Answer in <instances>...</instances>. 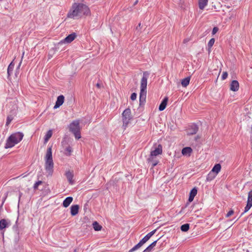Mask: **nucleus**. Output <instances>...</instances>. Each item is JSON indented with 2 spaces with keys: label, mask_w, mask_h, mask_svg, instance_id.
<instances>
[{
  "label": "nucleus",
  "mask_w": 252,
  "mask_h": 252,
  "mask_svg": "<svg viewBox=\"0 0 252 252\" xmlns=\"http://www.w3.org/2000/svg\"><path fill=\"white\" fill-rule=\"evenodd\" d=\"M91 13L88 6L80 2H74L67 14V17L73 19H78L84 16H88Z\"/></svg>",
  "instance_id": "f257e3e1"
},
{
  "label": "nucleus",
  "mask_w": 252,
  "mask_h": 252,
  "mask_svg": "<svg viewBox=\"0 0 252 252\" xmlns=\"http://www.w3.org/2000/svg\"><path fill=\"white\" fill-rule=\"evenodd\" d=\"M45 169L47 176H51L54 171V162L53 160L52 147L47 148L45 157Z\"/></svg>",
  "instance_id": "f03ea898"
},
{
  "label": "nucleus",
  "mask_w": 252,
  "mask_h": 252,
  "mask_svg": "<svg viewBox=\"0 0 252 252\" xmlns=\"http://www.w3.org/2000/svg\"><path fill=\"white\" fill-rule=\"evenodd\" d=\"M150 73L144 71L140 82V93L139 97L140 103H143L146 100L147 94V80L149 77Z\"/></svg>",
  "instance_id": "7ed1b4c3"
},
{
  "label": "nucleus",
  "mask_w": 252,
  "mask_h": 252,
  "mask_svg": "<svg viewBox=\"0 0 252 252\" xmlns=\"http://www.w3.org/2000/svg\"><path fill=\"white\" fill-rule=\"evenodd\" d=\"M24 134L22 132H16L12 134L6 140L4 146L5 149L11 148L19 143L23 139Z\"/></svg>",
  "instance_id": "20e7f679"
},
{
  "label": "nucleus",
  "mask_w": 252,
  "mask_h": 252,
  "mask_svg": "<svg viewBox=\"0 0 252 252\" xmlns=\"http://www.w3.org/2000/svg\"><path fill=\"white\" fill-rule=\"evenodd\" d=\"M68 128L69 131L74 134L76 139H79L81 138V127L79 120L73 121L68 126Z\"/></svg>",
  "instance_id": "39448f33"
},
{
  "label": "nucleus",
  "mask_w": 252,
  "mask_h": 252,
  "mask_svg": "<svg viewBox=\"0 0 252 252\" xmlns=\"http://www.w3.org/2000/svg\"><path fill=\"white\" fill-rule=\"evenodd\" d=\"M132 119V116L131 115V110L129 108L126 109L122 113V121L123 123L122 127L124 129H126Z\"/></svg>",
  "instance_id": "423d86ee"
},
{
  "label": "nucleus",
  "mask_w": 252,
  "mask_h": 252,
  "mask_svg": "<svg viewBox=\"0 0 252 252\" xmlns=\"http://www.w3.org/2000/svg\"><path fill=\"white\" fill-rule=\"evenodd\" d=\"M156 229H155L148 233L144 238H143L139 242L134 246L132 248L129 250L128 252H133L141 248L145 243H146L150 238L155 233Z\"/></svg>",
  "instance_id": "0eeeda50"
},
{
  "label": "nucleus",
  "mask_w": 252,
  "mask_h": 252,
  "mask_svg": "<svg viewBox=\"0 0 252 252\" xmlns=\"http://www.w3.org/2000/svg\"><path fill=\"white\" fill-rule=\"evenodd\" d=\"M162 153V147L160 144H159L154 150H152L150 153V156L151 157H157Z\"/></svg>",
  "instance_id": "6e6552de"
},
{
  "label": "nucleus",
  "mask_w": 252,
  "mask_h": 252,
  "mask_svg": "<svg viewBox=\"0 0 252 252\" xmlns=\"http://www.w3.org/2000/svg\"><path fill=\"white\" fill-rule=\"evenodd\" d=\"M76 37L75 33L73 32L67 36L64 39L60 41L59 43H69L71 42Z\"/></svg>",
  "instance_id": "1a4fd4ad"
},
{
  "label": "nucleus",
  "mask_w": 252,
  "mask_h": 252,
  "mask_svg": "<svg viewBox=\"0 0 252 252\" xmlns=\"http://www.w3.org/2000/svg\"><path fill=\"white\" fill-rule=\"evenodd\" d=\"M198 130V127L197 125L192 124H191L189 129H188V135H193L196 134Z\"/></svg>",
  "instance_id": "9d476101"
},
{
  "label": "nucleus",
  "mask_w": 252,
  "mask_h": 252,
  "mask_svg": "<svg viewBox=\"0 0 252 252\" xmlns=\"http://www.w3.org/2000/svg\"><path fill=\"white\" fill-rule=\"evenodd\" d=\"M65 175L70 185H73L74 183V181L73 180L74 177V174L72 171L70 170L66 171L65 173Z\"/></svg>",
  "instance_id": "9b49d317"
},
{
  "label": "nucleus",
  "mask_w": 252,
  "mask_h": 252,
  "mask_svg": "<svg viewBox=\"0 0 252 252\" xmlns=\"http://www.w3.org/2000/svg\"><path fill=\"white\" fill-rule=\"evenodd\" d=\"M147 161L148 163H152V168H154L159 162V160L158 159L157 157H151V156H149V158H147Z\"/></svg>",
  "instance_id": "f8f14e48"
},
{
  "label": "nucleus",
  "mask_w": 252,
  "mask_h": 252,
  "mask_svg": "<svg viewBox=\"0 0 252 252\" xmlns=\"http://www.w3.org/2000/svg\"><path fill=\"white\" fill-rule=\"evenodd\" d=\"M64 97L63 95H60L57 97L55 105L54 106V109H56L60 107L63 103Z\"/></svg>",
  "instance_id": "ddd939ff"
},
{
  "label": "nucleus",
  "mask_w": 252,
  "mask_h": 252,
  "mask_svg": "<svg viewBox=\"0 0 252 252\" xmlns=\"http://www.w3.org/2000/svg\"><path fill=\"white\" fill-rule=\"evenodd\" d=\"M239 84L237 80H233L230 84V90L236 92L239 90Z\"/></svg>",
  "instance_id": "4468645a"
},
{
  "label": "nucleus",
  "mask_w": 252,
  "mask_h": 252,
  "mask_svg": "<svg viewBox=\"0 0 252 252\" xmlns=\"http://www.w3.org/2000/svg\"><path fill=\"white\" fill-rule=\"evenodd\" d=\"M10 225V221H8L5 219H1L0 220V230H2L5 228Z\"/></svg>",
  "instance_id": "2eb2a0df"
},
{
  "label": "nucleus",
  "mask_w": 252,
  "mask_h": 252,
  "mask_svg": "<svg viewBox=\"0 0 252 252\" xmlns=\"http://www.w3.org/2000/svg\"><path fill=\"white\" fill-rule=\"evenodd\" d=\"M197 193V189L196 188H193L189 192V201L191 202L193 201L194 197L196 196Z\"/></svg>",
  "instance_id": "dca6fc26"
},
{
  "label": "nucleus",
  "mask_w": 252,
  "mask_h": 252,
  "mask_svg": "<svg viewBox=\"0 0 252 252\" xmlns=\"http://www.w3.org/2000/svg\"><path fill=\"white\" fill-rule=\"evenodd\" d=\"M167 101L168 98L167 97H164L163 99L162 100L158 107V110L160 111H162L165 109L166 106L167 105Z\"/></svg>",
  "instance_id": "f3484780"
},
{
  "label": "nucleus",
  "mask_w": 252,
  "mask_h": 252,
  "mask_svg": "<svg viewBox=\"0 0 252 252\" xmlns=\"http://www.w3.org/2000/svg\"><path fill=\"white\" fill-rule=\"evenodd\" d=\"M14 66H15V63H14V61H13L10 63V64H9L8 68H7V76H8L7 78H9V77L12 74Z\"/></svg>",
  "instance_id": "a211bd4d"
},
{
  "label": "nucleus",
  "mask_w": 252,
  "mask_h": 252,
  "mask_svg": "<svg viewBox=\"0 0 252 252\" xmlns=\"http://www.w3.org/2000/svg\"><path fill=\"white\" fill-rule=\"evenodd\" d=\"M79 206L78 205H72L70 208V213L72 216H74L78 213Z\"/></svg>",
  "instance_id": "6ab92c4d"
},
{
  "label": "nucleus",
  "mask_w": 252,
  "mask_h": 252,
  "mask_svg": "<svg viewBox=\"0 0 252 252\" xmlns=\"http://www.w3.org/2000/svg\"><path fill=\"white\" fill-rule=\"evenodd\" d=\"M73 201V198L71 196L66 197L63 201V206L66 208Z\"/></svg>",
  "instance_id": "aec40b11"
},
{
  "label": "nucleus",
  "mask_w": 252,
  "mask_h": 252,
  "mask_svg": "<svg viewBox=\"0 0 252 252\" xmlns=\"http://www.w3.org/2000/svg\"><path fill=\"white\" fill-rule=\"evenodd\" d=\"M158 240L154 241L148 247H147L146 249H145L143 251V252H151L152 251V250L153 249V248H154V247L156 246Z\"/></svg>",
  "instance_id": "412c9836"
},
{
  "label": "nucleus",
  "mask_w": 252,
  "mask_h": 252,
  "mask_svg": "<svg viewBox=\"0 0 252 252\" xmlns=\"http://www.w3.org/2000/svg\"><path fill=\"white\" fill-rule=\"evenodd\" d=\"M220 169H221V165L220 163H218L214 165V166L213 167L212 169L211 170V171L214 173H215L217 175V174L220 171Z\"/></svg>",
  "instance_id": "4be33fe9"
},
{
  "label": "nucleus",
  "mask_w": 252,
  "mask_h": 252,
  "mask_svg": "<svg viewBox=\"0 0 252 252\" xmlns=\"http://www.w3.org/2000/svg\"><path fill=\"white\" fill-rule=\"evenodd\" d=\"M192 149L190 147H185L182 150V153L183 155H190V153L192 152Z\"/></svg>",
  "instance_id": "5701e85b"
},
{
  "label": "nucleus",
  "mask_w": 252,
  "mask_h": 252,
  "mask_svg": "<svg viewBox=\"0 0 252 252\" xmlns=\"http://www.w3.org/2000/svg\"><path fill=\"white\" fill-rule=\"evenodd\" d=\"M208 0H199V7L200 9H203L207 5Z\"/></svg>",
  "instance_id": "b1692460"
},
{
  "label": "nucleus",
  "mask_w": 252,
  "mask_h": 252,
  "mask_svg": "<svg viewBox=\"0 0 252 252\" xmlns=\"http://www.w3.org/2000/svg\"><path fill=\"white\" fill-rule=\"evenodd\" d=\"M215 39L214 38H211L208 43L207 44V50L209 53L211 51V48L215 43Z\"/></svg>",
  "instance_id": "393cba45"
},
{
  "label": "nucleus",
  "mask_w": 252,
  "mask_h": 252,
  "mask_svg": "<svg viewBox=\"0 0 252 252\" xmlns=\"http://www.w3.org/2000/svg\"><path fill=\"white\" fill-rule=\"evenodd\" d=\"M217 175L216 173H213L211 171L209 173V174L207 175V176L206 177V180L208 181H211L212 180H213L216 177Z\"/></svg>",
  "instance_id": "a878e982"
},
{
  "label": "nucleus",
  "mask_w": 252,
  "mask_h": 252,
  "mask_svg": "<svg viewBox=\"0 0 252 252\" xmlns=\"http://www.w3.org/2000/svg\"><path fill=\"white\" fill-rule=\"evenodd\" d=\"M190 77H187L183 79L181 81V84L183 87H186L189 83Z\"/></svg>",
  "instance_id": "bb28decb"
},
{
  "label": "nucleus",
  "mask_w": 252,
  "mask_h": 252,
  "mask_svg": "<svg viewBox=\"0 0 252 252\" xmlns=\"http://www.w3.org/2000/svg\"><path fill=\"white\" fill-rule=\"evenodd\" d=\"M52 130L51 129L49 130L46 133L44 136V141L47 142L52 135Z\"/></svg>",
  "instance_id": "cd10ccee"
},
{
  "label": "nucleus",
  "mask_w": 252,
  "mask_h": 252,
  "mask_svg": "<svg viewBox=\"0 0 252 252\" xmlns=\"http://www.w3.org/2000/svg\"><path fill=\"white\" fill-rule=\"evenodd\" d=\"M93 226L94 229L95 231H99L102 228V226L100 225H99V223L96 221H94L93 223Z\"/></svg>",
  "instance_id": "c85d7f7f"
},
{
  "label": "nucleus",
  "mask_w": 252,
  "mask_h": 252,
  "mask_svg": "<svg viewBox=\"0 0 252 252\" xmlns=\"http://www.w3.org/2000/svg\"><path fill=\"white\" fill-rule=\"evenodd\" d=\"M189 229V223H185L181 225V230L183 232H187Z\"/></svg>",
  "instance_id": "c756f323"
},
{
  "label": "nucleus",
  "mask_w": 252,
  "mask_h": 252,
  "mask_svg": "<svg viewBox=\"0 0 252 252\" xmlns=\"http://www.w3.org/2000/svg\"><path fill=\"white\" fill-rule=\"evenodd\" d=\"M252 207V204L249 202H247L246 206L245 207L244 211L241 214V216H243L245 213L248 212Z\"/></svg>",
  "instance_id": "7c9ffc66"
},
{
  "label": "nucleus",
  "mask_w": 252,
  "mask_h": 252,
  "mask_svg": "<svg viewBox=\"0 0 252 252\" xmlns=\"http://www.w3.org/2000/svg\"><path fill=\"white\" fill-rule=\"evenodd\" d=\"M65 155L67 156H69L71 155V153L72 152V148L70 146H68L65 148Z\"/></svg>",
  "instance_id": "2f4dec72"
},
{
  "label": "nucleus",
  "mask_w": 252,
  "mask_h": 252,
  "mask_svg": "<svg viewBox=\"0 0 252 252\" xmlns=\"http://www.w3.org/2000/svg\"><path fill=\"white\" fill-rule=\"evenodd\" d=\"M247 202H249L252 204V190L250 191L248 193Z\"/></svg>",
  "instance_id": "473e14b6"
},
{
  "label": "nucleus",
  "mask_w": 252,
  "mask_h": 252,
  "mask_svg": "<svg viewBox=\"0 0 252 252\" xmlns=\"http://www.w3.org/2000/svg\"><path fill=\"white\" fill-rule=\"evenodd\" d=\"M13 120V117L11 116H8L6 119V125L8 126Z\"/></svg>",
  "instance_id": "72a5a7b5"
},
{
  "label": "nucleus",
  "mask_w": 252,
  "mask_h": 252,
  "mask_svg": "<svg viewBox=\"0 0 252 252\" xmlns=\"http://www.w3.org/2000/svg\"><path fill=\"white\" fill-rule=\"evenodd\" d=\"M42 184V181H38L37 182H36L34 185H33V189H37L38 188V187L39 185H41Z\"/></svg>",
  "instance_id": "f704fd0d"
},
{
  "label": "nucleus",
  "mask_w": 252,
  "mask_h": 252,
  "mask_svg": "<svg viewBox=\"0 0 252 252\" xmlns=\"http://www.w3.org/2000/svg\"><path fill=\"white\" fill-rule=\"evenodd\" d=\"M228 76V73L227 72H223L222 73V74L221 75V79L222 80H225V79H226V78Z\"/></svg>",
  "instance_id": "c9c22d12"
},
{
  "label": "nucleus",
  "mask_w": 252,
  "mask_h": 252,
  "mask_svg": "<svg viewBox=\"0 0 252 252\" xmlns=\"http://www.w3.org/2000/svg\"><path fill=\"white\" fill-rule=\"evenodd\" d=\"M137 94L135 93H133L130 96V99L132 100H135L136 99Z\"/></svg>",
  "instance_id": "e433bc0d"
},
{
  "label": "nucleus",
  "mask_w": 252,
  "mask_h": 252,
  "mask_svg": "<svg viewBox=\"0 0 252 252\" xmlns=\"http://www.w3.org/2000/svg\"><path fill=\"white\" fill-rule=\"evenodd\" d=\"M219 31V28L217 27H215L213 28V30H212V34L213 35H214L215 34H216Z\"/></svg>",
  "instance_id": "4c0bfd02"
},
{
  "label": "nucleus",
  "mask_w": 252,
  "mask_h": 252,
  "mask_svg": "<svg viewBox=\"0 0 252 252\" xmlns=\"http://www.w3.org/2000/svg\"><path fill=\"white\" fill-rule=\"evenodd\" d=\"M234 213V211L232 210H230L226 215V217L228 218L230 217Z\"/></svg>",
  "instance_id": "58836bf2"
},
{
  "label": "nucleus",
  "mask_w": 252,
  "mask_h": 252,
  "mask_svg": "<svg viewBox=\"0 0 252 252\" xmlns=\"http://www.w3.org/2000/svg\"><path fill=\"white\" fill-rule=\"evenodd\" d=\"M17 220L16 221V224L13 226V229L16 231H18V226L17 225Z\"/></svg>",
  "instance_id": "ea45409f"
},
{
  "label": "nucleus",
  "mask_w": 252,
  "mask_h": 252,
  "mask_svg": "<svg viewBox=\"0 0 252 252\" xmlns=\"http://www.w3.org/2000/svg\"><path fill=\"white\" fill-rule=\"evenodd\" d=\"M22 59H21L20 62L19 63L18 66L17 67V68H16V71H17V70L20 68L21 65V64H22Z\"/></svg>",
  "instance_id": "a19ab883"
},
{
  "label": "nucleus",
  "mask_w": 252,
  "mask_h": 252,
  "mask_svg": "<svg viewBox=\"0 0 252 252\" xmlns=\"http://www.w3.org/2000/svg\"><path fill=\"white\" fill-rule=\"evenodd\" d=\"M141 28V23H139L138 26L136 27V30H138Z\"/></svg>",
  "instance_id": "79ce46f5"
},
{
  "label": "nucleus",
  "mask_w": 252,
  "mask_h": 252,
  "mask_svg": "<svg viewBox=\"0 0 252 252\" xmlns=\"http://www.w3.org/2000/svg\"><path fill=\"white\" fill-rule=\"evenodd\" d=\"M22 195V193H21V192H19V200H20V198H21V197Z\"/></svg>",
  "instance_id": "37998d69"
},
{
  "label": "nucleus",
  "mask_w": 252,
  "mask_h": 252,
  "mask_svg": "<svg viewBox=\"0 0 252 252\" xmlns=\"http://www.w3.org/2000/svg\"><path fill=\"white\" fill-rule=\"evenodd\" d=\"M137 2H138V1H137V0H136V1L134 2V5H135L136 4H137Z\"/></svg>",
  "instance_id": "c03bdc74"
},
{
  "label": "nucleus",
  "mask_w": 252,
  "mask_h": 252,
  "mask_svg": "<svg viewBox=\"0 0 252 252\" xmlns=\"http://www.w3.org/2000/svg\"><path fill=\"white\" fill-rule=\"evenodd\" d=\"M96 86H97V87H99V84H98V83H97V84H96Z\"/></svg>",
  "instance_id": "a18cd8bd"
}]
</instances>
